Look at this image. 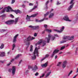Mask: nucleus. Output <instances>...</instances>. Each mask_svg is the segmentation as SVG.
Listing matches in <instances>:
<instances>
[{
	"label": "nucleus",
	"mask_w": 78,
	"mask_h": 78,
	"mask_svg": "<svg viewBox=\"0 0 78 78\" xmlns=\"http://www.w3.org/2000/svg\"><path fill=\"white\" fill-rule=\"evenodd\" d=\"M39 49H40V46H39V48H37L36 47L35 48L34 50V56H32V59L33 60H34V59H36V56L35 55H36V53L37 54V56H39V52L38 51V50Z\"/></svg>",
	"instance_id": "obj_1"
},
{
	"label": "nucleus",
	"mask_w": 78,
	"mask_h": 78,
	"mask_svg": "<svg viewBox=\"0 0 78 78\" xmlns=\"http://www.w3.org/2000/svg\"><path fill=\"white\" fill-rule=\"evenodd\" d=\"M41 43H42L43 46L44 47L46 45L47 43V42L45 40L43 41L42 40H40V41L35 44L36 46H37V45H39L41 44Z\"/></svg>",
	"instance_id": "obj_2"
},
{
	"label": "nucleus",
	"mask_w": 78,
	"mask_h": 78,
	"mask_svg": "<svg viewBox=\"0 0 78 78\" xmlns=\"http://www.w3.org/2000/svg\"><path fill=\"white\" fill-rule=\"evenodd\" d=\"M35 39V37H31V36H29L27 38L24 40L25 42H30V41H32L33 39Z\"/></svg>",
	"instance_id": "obj_3"
},
{
	"label": "nucleus",
	"mask_w": 78,
	"mask_h": 78,
	"mask_svg": "<svg viewBox=\"0 0 78 78\" xmlns=\"http://www.w3.org/2000/svg\"><path fill=\"white\" fill-rule=\"evenodd\" d=\"M29 28H31L33 30H39V28H40L39 26H33L30 25L29 26Z\"/></svg>",
	"instance_id": "obj_4"
},
{
	"label": "nucleus",
	"mask_w": 78,
	"mask_h": 78,
	"mask_svg": "<svg viewBox=\"0 0 78 78\" xmlns=\"http://www.w3.org/2000/svg\"><path fill=\"white\" fill-rule=\"evenodd\" d=\"M69 36H67L65 37H64L63 38V40L62 41H60V43L61 44H62V43H64V42H66L67 41V40L66 39H68L67 41L69 40Z\"/></svg>",
	"instance_id": "obj_5"
},
{
	"label": "nucleus",
	"mask_w": 78,
	"mask_h": 78,
	"mask_svg": "<svg viewBox=\"0 0 78 78\" xmlns=\"http://www.w3.org/2000/svg\"><path fill=\"white\" fill-rule=\"evenodd\" d=\"M14 23V20H12L6 21L5 23L7 24V25H11V24H12V23Z\"/></svg>",
	"instance_id": "obj_6"
},
{
	"label": "nucleus",
	"mask_w": 78,
	"mask_h": 78,
	"mask_svg": "<svg viewBox=\"0 0 78 78\" xmlns=\"http://www.w3.org/2000/svg\"><path fill=\"white\" fill-rule=\"evenodd\" d=\"M51 37H52V35L49 34L48 35V37H46L45 38V39L47 40L48 43H49L50 42V38Z\"/></svg>",
	"instance_id": "obj_7"
},
{
	"label": "nucleus",
	"mask_w": 78,
	"mask_h": 78,
	"mask_svg": "<svg viewBox=\"0 0 78 78\" xmlns=\"http://www.w3.org/2000/svg\"><path fill=\"white\" fill-rule=\"evenodd\" d=\"M11 11L12 12H14L15 13H16V14H17L18 13H20V14H21L22 13V12L20 11V10H19V9H18L16 10H14L12 9H11Z\"/></svg>",
	"instance_id": "obj_8"
},
{
	"label": "nucleus",
	"mask_w": 78,
	"mask_h": 78,
	"mask_svg": "<svg viewBox=\"0 0 78 78\" xmlns=\"http://www.w3.org/2000/svg\"><path fill=\"white\" fill-rule=\"evenodd\" d=\"M64 27L63 26L62 28L60 29V30H56L55 29H54V30L55 31H56V32H58V33H62L63 31H64Z\"/></svg>",
	"instance_id": "obj_9"
},
{
	"label": "nucleus",
	"mask_w": 78,
	"mask_h": 78,
	"mask_svg": "<svg viewBox=\"0 0 78 78\" xmlns=\"http://www.w3.org/2000/svg\"><path fill=\"white\" fill-rule=\"evenodd\" d=\"M63 19L66 21H69V22L72 21L71 20H69V18L67 16H64L63 18Z\"/></svg>",
	"instance_id": "obj_10"
},
{
	"label": "nucleus",
	"mask_w": 78,
	"mask_h": 78,
	"mask_svg": "<svg viewBox=\"0 0 78 78\" xmlns=\"http://www.w3.org/2000/svg\"><path fill=\"white\" fill-rule=\"evenodd\" d=\"M11 70L12 75H14L16 72V66H12Z\"/></svg>",
	"instance_id": "obj_11"
},
{
	"label": "nucleus",
	"mask_w": 78,
	"mask_h": 78,
	"mask_svg": "<svg viewBox=\"0 0 78 78\" xmlns=\"http://www.w3.org/2000/svg\"><path fill=\"white\" fill-rule=\"evenodd\" d=\"M66 66H67V61H65L63 62L62 66V67L63 69H64L66 67Z\"/></svg>",
	"instance_id": "obj_12"
},
{
	"label": "nucleus",
	"mask_w": 78,
	"mask_h": 78,
	"mask_svg": "<svg viewBox=\"0 0 78 78\" xmlns=\"http://www.w3.org/2000/svg\"><path fill=\"white\" fill-rule=\"evenodd\" d=\"M73 4H72L69 7H68L67 10L69 11H70L72 9V8L73 7Z\"/></svg>",
	"instance_id": "obj_13"
},
{
	"label": "nucleus",
	"mask_w": 78,
	"mask_h": 78,
	"mask_svg": "<svg viewBox=\"0 0 78 78\" xmlns=\"http://www.w3.org/2000/svg\"><path fill=\"white\" fill-rule=\"evenodd\" d=\"M18 36L19 34H17L13 38V42H16V39H17V37Z\"/></svg>",
	"instance_id": "obj_14"
},
{
	"label": "nucleus",
	"mask_w": 78,
	"mask_h": 78,
	"mask_svg": "<svg viewBox=\"0 0 78 78\" xmlns=\"http://www.w3.org/2000/svg\"><path fill=\"white\" fill-rule=\"evenodd\" d=\"M38 69L37 66L36 65H35L34 68L33 67H32V70H33L34 72H36V70Z\"/></svg>",
	"instance_id": "obj_15"
},
{
	"label": "nucleus",
	"mask_w": 78,
	"mask_h": 78,
	"mask_svg": "<svg viewBox=\"0 0 78 78\" xmlns=\"http://www.w3.org/2000/svg\"><path fill=\"white\" fill-rule=\"evenodd\" d=\"M48 62H46L44 64H42L41 65V66L44 67H47V66H48Z\"/></svg>",
	"instance_id": "obj_16"
},
{
	"label": "nucleus",
	"mask_w": 78,
	"mask_h": 78,
	"mask_svg": "<svg viewBox=\"0 0 78 78\" xmlns=\"http://www.w3.org/2000/svg\"><path fill=\"white\" fill-rule=\"evenodd\" d=\"M31 17V16H29L28 15H27L26 19L27 20V21H31V20H30Z\"/></svg>",
	"instance_id": "obj_17"
},
{
	"label": "nucleus",
	"mask_w": 78,
	"mask_h": 78,
	"mask_svg": "<svg viewBox=\"0 0 78 78\" xmlns=\"http://www.w3.org/2000/svg\"><path fill=\"white\" fill-rule=\"evenodd\" d=\"M6 8L7 9V10H6V12H10V11L9 10V9H10L11 11V9H12V8L11 7L9 6L7 8Z\"/></svg>",
	"instance_id": "obj_18"
},
{
	"label": "nucleus",
	"mask_w": 78,
	"mask_h": 78,
	"mask_svg": "<svg viewBox=\"0 0 78 78\" xmlns=\"http://www.w3.org/2000/svg\"><path fill=\"white\" fill-rule=\"evenodd\" d=\"M5 55V52H2L1 53V54H0V56L3 57V56H4Z\"/></svg>",
	"instance_id": "obj_19"
},
{
	"label": "nucleus",
	"mask_w": 78,
	"mask_h": 78,
	"mask_svg": "<svg viewBox=\"0 0 78 78\" xmlns=\"http://www.w3.org/2000/svg\"><path fill=\"white\" fill-rule=\"evenodd\" d=\"M18 20H19V18H17L15 19V20L14 21L15 24H17V23L18 22Z\"/></svg>",
	"instance_id": "obj_20"
},
{
	"label": "nucleus",
	"mask_w": 78,
	"mask_h": 78,
	"mask_svg": "<svg viewBox=\"0 0 78 78\" xmlns=\"http://www.w3.org/2000/svg\"><path fill=\"white\" fill-rule=\"evenodd\" d=\"M44 20H48V18H44L43 19L41 20H40V21H39L38 22H43Z\"/></svg>",
	"instance_id": "obj_21"
},
{
	"label": "nucleus",
	"mask_w": 78,
	"mask_h": 78,
	"mask_svg": "<svg viewBox=\"0 0 78 78\" xmlns=\"http://www.w3.org/2000/svg\"><path fill=\"white\" fill-rule=\"evenodd\" d=\"M73 39H74V36H72L71 37H70V36H69L68 40H73Z\"/></svg>",
	"instance_id": "obj_22"
},
{
	"label": "nucleus",
	"mask_w": 78,
	"mask_h": 78,
	"mask_svg": "<svg viewBox=\"0 0 78 78\" xmlns=\"http://www.w3.org/2000/svg\"><path fill=\"white\" fill-rule=\"evenodd\" d=\"M54 16V13H51L49 16V18H51L53 16Z\"/></svg>",
	"instance_id": "obj_23"
},
{
	"label": "nucleus",
	"mask_w": 78,
	"mask_h": 78,
	"mask_svg": "<svg viewBox=\"0 0 78 78\" xmlns=\"http://www.w3.org/2000/svg\"><path fill=\"white\" fill-rule=\"evenodd\" d=\"M59 51V50H58L57 49H55L54 52H53V53H54L55 54V53H58V51Z\"/></svg>",
	"instance_id": "obj_24"
},
{
	"label": "nucleus",
	"mask_w": 78,
	"mask_h": 78,
	"mask_svg": "<svg viewBox=\"0 0 78 78\" xmlns=\"http://www.w3.org/2000/svg\"><path fill=\"white\" fill-rule=\"evenodd\" d=\"M45 31H47V32H48V33H51V30L48 29H46L45 30Z\"/></svg>",
	"instance_id": "obj_25"
},
{
	"label": "nucleus",
	"mask_w": 78,
	"mask_h": 78,
	"mask_svg": "<svg viewBox=\"0 0 78 78\" xmlns=\"http://www.w3.org/2000/svg\"><path fill=\"white\" fill-rule=\"evenodd\" d=\"M15 47H16V44H13L12 45V50H14V48H15Z\"/></svg>",
	"instance_id": "obj_26"
},
{
	"label": "nucleus",
	"mask_w": 78,
	"mask_h": 78,
	"mask_svg": "<svg viewBox=\"0 0 78 78\" xmlns=\"http://www.w3.org/2000/svg\"><path fill=\"white\" fill-rule=\"evenodd\" d=\"M51 73V72H49L48 73H47V74L46 75V78H47V77H48L50 75V74Z\"/></svg>",
	"instance_id": "obj_27"
},
{
	"label": "nucleus",
	"mask_w": 78,
	"mask_h": 78,
	"mask_svg": "<svg viewBox=\"0 0 78 78\" xmlns=\"http://www.w3.org/2000/svg\"><path fill=\"white\" fill-rule=\"evenodd\" d=\"M49 3V1L48 0L47 1V2L46 3V9H47L48 8V7H47V5L48 3Z\"/></svg>",
	"instance_id": "obj_28"
},
{
	"label": "nucleus",
	"mask_w": 78,
	"mask_h": 78,
	"mask_svg": "<svg viewBox=\"0 0 78 78\" xmlns=\"http://www.w3.org/2000/svg\"><path fill=\"white\" fill-rule=\"evenodd\" d=\"M37 15V14H34L32 15L31 16V17H36V16Z\"/></svg>",
	"instance_id": "obj_29"
},
{
	"label": "nucleus",
	"mask_w": 78,
	"mask_h": 78,
	"mask_svg": "<svg viewBox=\"0 0 78 78\" xmlns=\"http://www.w3.org/2000/svg\"><path fill=\"white\" fill-rule=\"evenodd\" d=\"M74 0H72L71 2L70 3V4H73V5H74V4H75V3L74 2Z\"/></svg>",
	"instance_id": "obj_30"
},
{
	"label": "nucleus",
	"mask_w": 78,
	"mask_h": 78,
	"mask_svg": "<svg viewBox=\"0 0 78 78\" xmlns=\"http://www.w3.org/2000/svg\"><path fill=\"white\" fill-rule=\"evenodd\" d=\"M4 47V44H2L0 48L1 49H2V48H3Z\"/></svg>",
	"instance_id": "obj_31"
},
{
	"label": "nucleus",
	"mask_w": 78,
	"mask_h": 78,
	"mask_svg": "<svg viewBox=\"0 0 78 78\" xmlns=\"http://www.w3.org/2000/svg\"><path fill=\"white\" fill-rule=\"evenodd\" d=\"M20 55L18 54L15 57V59H18V58H19V56H20Z\"/></svg>",
	"instance_id": "obj_32"
},
{
	"label": "nucleus",
	"mask_w": 78,
	"mask_h": 78,
	"mask_svg": "<svg viewBox=\"0 0 78 78\" xmlns=\"http://www.w3.org/2000/svg\"><path fill=\"white\" fill-rule=\"evenodd\" d=\"M33 45H31L30 46V51H33Z\"/></svg>",
	"instance_id": "obj_33"
},
{
	"label": "nucleus",
	"mask_w": 78,
	"mask_h": 78,
	"mask_svg": "<svg viewBox=\"0 0 78 78\" xmlns=\"http://www.w3.org/2000/svg\"><path fill=\"white\" fill-rule=\"evenodd\" d=\"M49 12H47L46 14H44V16L45 17H46L47 16H48V14H49Z\"/></svg>",
	"instance_id": "obj_34"
},
{
	"label": "nucleus",
	"mask_w": 78,
	"mask_h": 78,
	"mask_svg": "<svg viewBox=\"0 0 78 78\" xmlns=\"http://www.w3.org/2000/svg\"><path fill=\"white\" fill-rule=\"evenodd\" d=\"M30 42H28V43L27 44V46L26 48V49H27V48H28V47H29V45H30Z\"/></svg>",
	"instance_id": "obj_35"
},
{
	"label": "nucleus",
	"mask_w": 78,
	"mask_h": 78,
	"mask_svg": "<svg viewBox=\"0 0 78 78\" xmlns=\"http://www.w3.org/2000/svg\"><path fill=\"white\" fill-rule=\"evenodd\" d=\"M28 69H33V66H29L28 67Z\"/></svg>",
	"instance_id": "obj_36"
},
{
	"label": "nucleus",
	"mask_w": 78,
	"mask_h": 78,
	"mask_svg": "<svg viewBox=\"0 0 78 78\" xmlns=\"http://www.w3.org/2000/svg\"><path fill=\"white\" fill-rule=\"evenodd\" d=\"M55 37L54 36H52L51 38L52 41H54V40H55Z\"/></svg>",
	"instance_id": "obj_37"
},
{
	"label": "nucleus",
	"mask_w": 78,
	"mask_h": 78,
	"mask_svg": "<svg viewBox=\"0 0 78 78\" xmlns=\"http://www.w3.org/2000/svg\"><path fill=\"white\" fill-rule=\"evenodd\" d=\"M66 47V46H64L62 47L61 48V50H63Z\"/></svg>",
	"instance_id": "obj_38"
},
{
	"label": "nucleus",
	"mask_w": 78,
	"mask_h": 78,
	"mask_svg": "<svg viewBox=\"0 0 78 78\" xmlns=\"http://www.w3.org/2000/svg\"><path fill=\"white\" fill-rule=\"evenodd\" d=\"M72 72H73V71H71L69 73L68 75V76H70V74H71V73H72Z\"/></svg>",
	"instance_id": "obj_39"
},
{
	"label": "nucleus",
	"mask_w": 78,
	"mask_h": 78,
	"mask_svg": "<svg viewBox=\"0 0 78 78\" xmlns=\"http://www.w3.org/2000/svg\"><path fill=\"white\" fill-rule=\"evenodd\" d=\"M61 62H58V63L57 66H60V65H61Z\"/></svg>",
	"instance_id": "obj_40"
},
{
	"label": "nucleus",
	"mask_w": 78,
	"mask_h": 78,
	"mask_svg": "<svg viewBox=\"0 0 78 78\" xmlns=\"http://www.w3.org/2000/svg\"><path fill=\"white\" fill-rule=\"evenodd\" d=\"M34 4L33 3H30L29 4V6H33Z\"/></svg>",
	"instance_id": "obj_41"
},
{
	"label": "nucleus",
	"mask_w": 78,
	"mask_h": 78,
	"mask_svg": "<svg viewBox=\"0 0 78 78\" xmlns=\"http://www.w3.org/2000/svg\"><path fill=\"white\" fill-rule=\"evenodd\" d=\"M6 9V8H4V10L2 12V13H4L5 12V9Z\"/></svg>",
	"instance_id": "obj_42"
},
{
	"label": "nucleus",
	"mask_w": 78,
	"mask_h": 78,
	"mask_svg": "<svg viewBox=\"0 0 78 78\" xmlns=\"http://www.w3.org/2000/svg\"><path fill=\"white\" fill-rule=\"evenodd\" d=\"M37 35V33H35L34 34V36L35 37H36Z\"/></svg>",
	"instance_id": "obj_43"
},
{
	"label": "nucleus",
	"mask_w": 78,
	"mask_h": 78,
	"mask_svg": "<svg viewBox=\"0 0 78 78\" xmlns=\"http://www.w3.org/2000/svg\"><path fill=\"white\" fill-rule=\"evenodd\" d=\"M16 2V0H12V4H13Z\"/></svg>",
	"instance_id": "obj_44"
},
{
	"label": "nucleus",
	"mask_w": 78,
	"mask_h": 78,
	"mask_svg": "<svg viewBox=\"0 0 78 78\" xmlns=\"http://www.w3.org/2000/svg\"><path fill=\"white\" fill-rule=\"evenodd\" d=\"M44 75H45L44 74H43L42 76H40V78H41L43 77L44 76Z\"/></svg>",
	"instance_id": "obj_45"
},
{
	"label": "nucleus",
	"mask_w": 78,
	"mask_h": 78,
	"mask_svg": "<svg viewBox=\"0 0 78 78\" xmlns=\"http://www.w3.org/2000/svg\"><path fill=\"white\" fill-rule=\"evenodd\" d=\"M44 27L45 28H47V25L46 24H44Z\"/></svg>",
	"instance_id": "obj_46"
},
{
	"label": "nucleus",
	"mask_w": 78,
	"mask_h": 78,
	"mask_svg": "<svg viewBox=\"0 0 78 78\" xmlns=\"http://www.w3.org/2000/svg\"><path fill=\"white\" fill-rule=\"evenodd\" d=\"M49 57V55H46L45 57L44 58H45V59L47 58H48V57Z\"/></svg>",
	"instance_id": "obj_47"
},
{
	"label": "nucleus",
	"mask_w": 78,
	"mask_h": 78,
	"mask_svg": "<svg viewBox=\"0 0 78 78\" xmlns=\"http://www.w3.org/2000/svg\"><path fill=\"white\" fill-rule=\"evenodd\" d=\"M35 76H38V75H39V73L38 72H37L35 74Z\"/></svg>",
	"instance_id": "obj_48"
},
{
	"label": "nucleus",
	"mask_w": 78,
	"mask_h": 78,
	"mask_svg": "<svg viewBox=\"0 0 78 78\" xmlns=\"http://www.w3.org/2000/svg\"><path fill=\"white\" fill-rule=\"evenodd\" d=\"M0 62H1L2 64H3V63L5 62V61L1 60L0 61Z\"/></svg>",
	"instance_id": "obj_49"
},
{
	"label": "nucleus",
	"mask_w": 78,
	"mask_h": 78,
	"mask_svg": "<svg viewBox=\"0 0 78 78\" xmlns=\"http://www.w3.org/2000/svg\"><path fill=\"white\" fill-rule=\"evenodd\" d=\"M37 8V6H34V8L32 9L33 10L34 9H36V8Z\"/></svg>",
	"instance_id": "obj_50"
},
{
	"label": "nucleus",
	"mask_w": 78,
	"mask_h": 78,
	"mask_svg": "<svg viewBox=\"0 0 78 78\" xmlns=\"http://www.w3.org/2000/svg\"><path fill=\"white\" fill-rule=\"evenodd\" d=\"M22 60H21L20 61V62L19 64L18 65V66H19L20 64H21V62H22Z\"/></svg>",
	"instance_id": "obj_51"
},
{
	"label": "nucleus",
	"mask_w": 78,
	"mask_h": 78,
	"mask_svg": "<svg viewBox=\"0 0 78 78\" xmlns=\"http://www.w3.org/2000/svg\"><path fill=\"white\" fill-rule=\"evenodd\" d=\"M10 16L11 17H12V18H14V16H13V15H12V14H10Z\"/></svg>",
	"instance_id": "obj_52"
},
{
	"label": "nucleus",
	"mask_w": 78,
	"mask_h": 78,
	"mask_svg": "<svg viewBox=\"0 0 78 78\" xmlns=\"http://www.w3.org/2000/svg\"><path fill=\"white\" fill-rule=\"evenodd\" d=\"M60 4H61V3L59 2H58V1H57V5H60Z\"/></svg>",
	"instance_id": "obj_53"
},
{
	"label": "nucleus",
	"mask_w": 78,
	"mask_h": 78,
	"mask_svg": "<svg viewBox=\"0 0 78 78\" xmlns=\"http://www.w3.org/2000/svg\"><path fill=\"white\" fill-rule=\"evenodd\" d=\"M6 31V30L2 29L1 30V31H2V32H4V31Z\"/></svg>",
	"instance_id": "obj_54"
},
{
	"label": "nucleus",
	"mask_w": 78,
	"mask_h": 78,
	"mask_svg": "<svg viewBox=\"0 0 78 78\" xmlns=\"http://www.w3.org/2000/svg\"><path fill=\"white\" fill-rule=\"evenodd\" d=\"M55 54H54V53L53 52V54L51 55V58H53V56H54V55H55Z\"/></svg>",
	"instance_id": "obj_55"
},
{
	"label": "nucleus",
	"mask_w": 78,
	"mask_h": 78,
	"mask_svg": "<svg viewBox=\"0 0 78 78\" xmlns=\"http://www.w3.org/2000/svg\"><path fill=\"white\" fill-rule=\"evenodd\" d=\"M33 9H31V10H29V12H32L33 11Z\"/></svg>",
	"instance_id": "obj_56"
},
{
	"label": "nucleus",
	"mask_w": 78,
	"mask_h": 78,
	"mask_svg": "<svg viewBox=\"0 0 78 78\" xmlns=\"http://www.w3.org/2000/svg\"><path fill=\"white\" fill-rule=\"evenodd\" d=\"M53 10H54L53 9H51V11H50L49 12V13H51V12H52V11H53Z\"/></svg>",
	"instance_id": "obj_57"
},
{
	"label": "nucleus",
	"mask_w": 78,
	"mask_h": 78,
	"mask_svg": "<svg viewBox=\"0 0 78 78\" xmlns=\"http://www.w3.org/2000/svg\"><path fill=\"white\" fill-rule=\"evenodd\" d=\"M5 14L2 15L1 16H0V17H5Z\"/></svg>",
	"instance_id": "obj_58"
},
{
	"label": "nucleus",
	"mask_w": 78,
	"mask_h": 78,
	"mask_svg": "<svg viewBox=\"0 0 78 78\" xmlns=\"http://www.w3.org/2000/svg\"><path fill=\"white\" fill-rule=\"evenodd\" d=\"M11 64V63L9 62V63H8V64H7V66H9V65H10V64Z\"/></svg>",
	"instance_id": "obj_59"
},
{
	"label": "nucleus",
	"mask_w": 78,
	"mask_h": 78,
	"mask_svg": "<svg viewBox=\"0 0 78 78\" xmlns=\"http://www.w3.org/2000/svg\"><path fill=\"white\" fill-rule=\"evenodd\" d=\"M14 61V59H12L11 61V62H12Z\"/></svg>",
	"instance_id": "obj_60"
},
{
	"label": "nucleus",
	"mask_w": 78,
	"mask_h": 78,
	"mask_svg": "<svg viewBox=\"0 0 78 78\" xmlns=\"http://www.w3.org/2000/svg\"><path fill=\"white\" fill-rule=\"evenodd\" d=\"M45 59V58L44 57L43 58V59H41V61H44V60Z\"/></svg>",
	"instance_id": "obj_61"
},
{
	"label": "nucleus",
	"mask_w": 78,
	"mask_h": 78,
	"mask_svg": "<svg viewBox=\"0 0 78 78\" xmlns=\"http://www.w3.org/2000/svg\"><path fill=\"white\" fill-rule=\"evenodd\" d=\"M57 58H58V56H57V55H55V59H56Z\"/></svg>",
	"instance_id": "obj_62"
},
{
	"label": "nucleus",
	"mask_w": 78,
	"mask_h": 78,
	"mask_svg": "<svg viewBox=\"0 0 78 78\" xmlns=\"http://www.w3.org/2000/svg\"><path fill=\"white\" fill-rule=\"evenodd\" d=\"M54 36H56V37H58V35H57V34H55L54 35Z\"/></svg>",
	"instance_id": "obj_63"
},
{
	"label": "nucleus",
	"mask_w": 78,
	"mask_h": 78,
	"mask_svg": "<svg viewBox=\"0 0 78 78\" xmlns=\"http://www.w3.org/2000/svg\"><path fill=\"white\" fill-rule=\"evenodd\" d=\"M28 72H29V71L28 70H26V73H28Z\"/></svg>",
	"instance_id": "obj_64"
}]
</instances>
